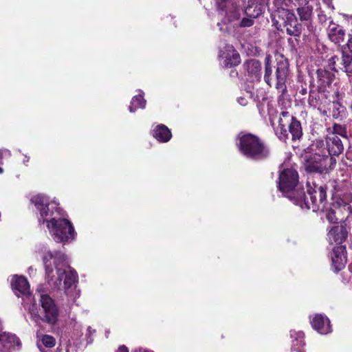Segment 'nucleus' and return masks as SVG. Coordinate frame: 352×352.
Wrapping results in <instances>:
<instances>
[{"label": "nucleus", "mask_w": 352, "mask_h": 352, "mask_svg": "<svg viewBox=\"0 0 352 352\" xmlns=\"http://www.w3.org/2000/svg\"><path fill=\"white\" fill-rule=\"evenodd\" d=\"M96 331L94 329H92L90 327H89L87 329V333H86V339H87V344H91L93 342V338H92V336L94 335V333H95Z\"/></svg>", "instance_id": "obj_34"}, {"label": "nucleus", "mask_w": 352, "mask_h": 352, "mask_svg": "<svg viewBox=\"0 0 352 352\" xmlns=\"http://www.w3.org/2000/svg\"><path fill=\"white\" fill-rule=\"evenodd\" d=\"M307 30H308V31H309L310 33H313V32H314V26H313L310 23H307Z\"/></svg>", "instance_id": "obj_43"}, {"label": "nucleus", "mask_w": 352, "mask_h": 352, "mask_svg": "<svg viewBox=\"0 0 352 352\" xmlns=\"http://www.w3.org/2000/svg\"><path fill=\"white\" fill-rule=\"evenodd\" d=\"M220 14L227 18L229 22L238 20L241 16V10L236 0H215Z\"/></svg>", "instance_id": "obj_13"}, {"label": "nucleus", "mask_w": 352, "mask_h": 352, "mask_svg": "<svg viewBox=\"0 0 352 352\" xmlns=\"http://www.w3.org/2000/svg\"><path fill=\"white\" fill-rule=\"evenodd\" d=\"M219 60L220 64L225 67L238 65L241 62L239 54L230 45H226L219 51Z\"/></svg>", "instance_id": "obj_14"}, {"label": "nucleus", "mask_w": 352, "mask_h": 352, "mask_svg": "<svg viewBox=\"0 0 352 352\" xmlns=\"http://www.w3.org/2000/svg\"><path fill=\"white\" fill-rule=\"evenodd\" d=\"M327 133L334 134L340 138H346V128L342 125L335 124L331 128L328 129Z\"/></svg>", "instance_id": "obj_29"}, {"label": "nucleus", "mask_w": 352, "mask_h": 352, "mask_svg": "<svg viewBox=\"0 0 352 352\" xmlns=\"http://www.w3.org/2000/svg\"><path fill=\"white\" fill-rule=\"evenodd\" d=\"M326 217L327 220L331 223L342 221V220L340 219L339 216L336 213L335 208L333 205H331V207L327 211Z\"/></svg>", "instance_id": "obj_32"}, {"label": "nucleus", "mask_w": 352, "mask_h": 352, "mask_svg": "<svg viewBox=\"0 0 352 352\" xmlns=\"http://www.w3.org/2000/svg\"><path fill=\"white\" fill-rule=\"evenodd\" d=\"M268 114L272 126L276 136L281 140L289 138V134L292 140H298L302 135L301 124L292 114L287 111H282L278 118L275 116V110L268 109Z\"/></svg>", "instance_id": "obj_4"}, {"label": "nucleus", "mask_w": 352, "mask_h": 352, "mask_svg": "<svg viewBox=\"0 0 352 352\" xmlns=\"http://www.w3.org/2000/svg\"><path fill=\"white\" fill-rule=\"evenodd\" d=\"M348 231L343 226H336L331 228L327 234V237L331 244H342L346 239Z\"/></svg>", "instance_id": "obj_19"}, {"label": "nucleus", "mask_w": 352, "mask_h": 352, "mask_svg": "<svg viewBox=\"0 0 352 352\" xmlns=\"http://www.w3.org/2000/svg\"><path fill=\"white\" fill-rule=\"evenodd\" d=\"M307 184L310 201L304 191L301 190L298 197L294 199V204L302 209L312 210L313 212L324 210L327 203V188L315 184L311 186L310 182H307Z\"/></svg>", "instance_id": "obj_5"}, {"label": "nucleus", "mask_w": 352, "mask_h": 352, "mask_svg": "<svg viewBox=\"0 0 352 352\" xmlns=\"http://www.w3.org/2000/svg\"><path fill=\"white\" fill-rule=\"evenodd\" d=\"M331 269L335 272L344 269L346 263V248L343 245L333 248L331 254Z\"/></svg>", "instance_id": "obj_17"}, {"label": "nucleus", "mask_w": 352, "mask_h": 352, "mask_svg": "<svg viewBox=\"0 0 352 352\" xmlns=\"http://www.w3.org/2000/svg\"><path fill=\"white\" fill-rule=\"evenodd\" d=\"M278 20H274V23L278 30L283 31L285 29L286 32L291 36H299L301 34V25L298 23L295 14L290 12H283Z\"/></svg>", "instance_id": "obj_10"}, {"label": "nucleus", "mask_w": 352, "mask_h": 352, "mask_svg": "<svg viewBox=\"0 0 352 352\" xmlns=\"http://www.w3.org/2000/svg\"><path fill=\"white\" fill-rule=\"evenodd\" d=\"M27 159H25L24 163L29 162V157L25 156Z\"/></svg>", "instance_id": "obj_47"}, {"label": "nucleus", "mask_w": 352, "mask_h": 352, "mask_svg": "<svg viewBox=\"0 0 352 352\" xmlns=\"http://www.w3.org/2000/svg\"><path fill=\"white\" fill-rule=\"evenodd\" d=\"M342 60L345 72L352 74V54H344Z\"/></svg>", "instance_id": "obj_33"}, {"label": "nucleus", "mask_w": 352, "mask_h": 352, "mask_svg": "<svg viewBox=\"0 0 352 352\" xmlns=\"http://www.w3.org/2000/svg\"><path fill=\"white\" fill-rule=\"evenodd\" d=\"M246 75L250 81H258L261 77V66L258 60L252 59L245 62L243 65Z\"/></svg>", "instance_id": "obj_20"}, {"label": "nucleus", "mask_w": 352, "mask_h": 352, "mask_svg": "<svg viewBox=\"0 0 352 352\" xmlns=\"http://www.w3.org/2000/svg\"><path fill=\"white\" fill-rule=\"evenodd\" d=\"M308 103L311 107L317 109L322 114H326L327 110L329 109V100L324 93L317 90L309 91Z\"/></svg>", "instance_id": "obj_16"}, {"label": "nucleus", "mask_w": 352, "mask_h": 352, "mask_svg": "<svg viewBox=\"0 0 352 352\" xmlns=\"http://www.w3.org/2000/svg\"><path fill=\"white\" fill-rule=\"evenodd\" d=\"M11 152L8 149H0V164H3V159L5 157H10Z\"/></svg>", "instance_id": "obj_35"}, {"label": "nucleus", "mask_w": 352, "mask_h": 352, "mask_svg": "<svg viewBox=\"0 0 352 352\" xmlns=\"http://www.w3.org/2000/svg\"><path fill=\"white\" fill-rule=\"evenodd\" d=\"M346 158L351 161H352V151L349 150L346 153Z\"/></svg>", "instance_id": "obj_44"}, {"label": "nucleus", "mask_w": 352, "mask_h": 352, "mask_svg": "<svg viewBox=\"0 0 352 352\" xmlns=\"http://www.w3.org/2000/svg\"><path fill=\"white\" fill-rule=\"evenodd\" d=\"M311 149L315 153L309 167L314 171L322 173L335 167L336 160L333 156L342 153L344 146L340 137L327 133L325 144L323 140H316L312 144Z\"/></svg>", "instance_id": "obj_3"}, {"label": "nucleus", "mask_w": 352, "mask_h": 352, "mask_svg": "<svg viewBox=\"0 0 352 352\" xmlns=\"http://www.w3.org/2000/svg\"><path fill=\"white\" fill-rule=\"evenodd\" d=\"M297 11L300 19L307 21L311 15L312 7L307 5L298 8Z\"/></svg>", "instance_id": "obj_30"}, {"label": "nucleus", "mask_w": 352, "mask_h": 352, "mask_svg": "<svg viewBox=\"0 0 352 352\" xmlns=\"http://www.w3.org/2000/svg\"><path fill=\"white\" fill-rule=\"evenodd\" d=\"M30 201L39 211L41 215V218L38 219L39 223H45L47 221L45 217L52 216L54 209L60 213V208L57 207L58 204L55 201L50 202L49 198L44 195H35L31 198Z\"/></svg>", "instance_id": "obj_11"}, {"label": "nucleus", "mask_w": 352, "mask_h": 352, "mask_svg": "<svg viewBox=\"0 0 352 352\" xmlns=\"http://www.w3.org/2000/svg\"><path fill=\"white\" fill-rule=\"evenodd\" d=\"M3 173V169L1 167H0V173Z\"/></svg>", "instance_id": "obj_48"}, {"label": "nucleus", "mask_w": 352, "mask_h": 352, "mask_svg": "<svg viewBox=\"0 0 352 352\" xmlns=\"http://www.w3.org/2000/svg\"><path fill=\"white\" fill-rule=\"evenodd\" d=\"M19 344L20 340L15 335L10 333L0 334V352H10L11 347Z\"/></svg>", "instance_id": "obj_21"}, {"label": "nucleus", "mask_w": 352, "mask_h": 352, "mask_svg": "<svg viewBox=\"0 0 352 352\" xmlns=\"http://www.w3.org/2000/svg\"><path fill=\"white\" fill-rule=\"evenodd\" d=\"M236 145L240 153L250 159L262 160L270 155L269 148L258 137L250 133H239Z\"/></svg>", "instance_id": "obj_7"}, {"label": "nucleus", "mask_w": 352, "mask_h": 352, "mask_svg": "<svg viewBox=\"0 0 352 352\" xmlns=\"http://www.w3.org/2000/svg\"><path fill=\"white\" fill-rule=\"evenodd\" d=\"M238 102L241 105L245 106L248 104V100L244 97H240L238 98Z\"/></svg>", "instance_id": "obj_38"}, {"label": "nucleus", "mask_w": 352, "mask_h": 352, "mask_svg": "<svg viewBox=\"0 0 352 352\" xmlns=\"http://www.w3.org/2000/svg\"><path fill=\"white\" fill-rule=\"evenodd\" d=\"M337 60H338L337 56H333L329 60V66L331 70L336 71L335 64Z\"/></svg>", "instance_id": "obj_36"}, {"label": "nucleus", "mask_w": 352, "mask_h": 352, "mask_svg": "<svg viewBox=\"0 0 352 352\" xmlns=\"http://www.w3.org/2000/svg\"><path fill=\"white\" fill-rule=\"evenodd\" d=\"M345 114V108L339 102H333V116L336 118L342 117Z\"/></svg>", "instance_id": "obj_31"}, {"label": "nucleus", "mask_w": 352, "mask_h": 352, "mask_svg": "<svg viewBox=\"0 0 352 352\" xmlns=\"http://www.w3.org/2000/svg\"><path fill=\"white\" fill-rule=\"evenodd\" d=\"M327 35L332 42L340 45L344 41L345 33L342 27L331 21L327 28Z\"/></svg>", "instance_id": "obj_23"}, {"label": "nucleus", "mask_w": 352, "mask_h": 352, "mask_svg": "<svg viewBox=\"0 0 352 352\" xmlns=\"http://www.w3.org/2000/svg\"><path fill=\"white\" fill-rule=\"evenodd\" d=\"M347 47L349 48V50L351 51V54H352V37H351L349 38V40L347 42Z\"/></svg>", "instance_id": "obj_42"}, {"label": "nucleus", "mask_w": 352, "mask_h": 352, "mask_svg": "<svg viewBox=\"0 0 352 352\" xmlns=\"http://www.w3.org/2000/svg\"><path fill=\"white\" fill-rule=\"evenodd\" d=\"M55 339L49 335H45L37 342V346L41 352H50V349L55 346Z\"/></svg>", "instance_id": "obj_27"}, {"label": "nucleus", "mask_w": 352, "mask_h": 352, "mask_svg": "<svg viewBox=\"0 0 352 352\" xmlns=\"http://www.w3.org/2000/svg\"><path fill=\"white\" fill-rule=\"evenodd\" d=\"M116 352H129L128 348L124 345L120 346Z\"/></svg>", "instance_id": "obj_40"}, {"label": "nucleus", "mask_w": 352, "mask_h": 352, "mask_svg": "<svg viewBox=\"0 0 352 352\" xmlns=\"http://www.w3.org/2000/svg\"><path fill=\"white\" fill-rule=\"evenodd\" d=\"M298 185V172L292 167H286L285 164H282L279 168L277 187L283 195L289 198L293 203L294 199L298 197L300 192L302 190L297 188Z\"/></svg>", "instance_id": "obj_8"}, {"label": "nucleus", "mask_w": 352, "mask_h": 352, "mask_svg": "<svg viewBox=\"0 0 352 352\" xmlns=\"http://www.w3.org/2000/svg\"><path fill=\"white\" fill-rule=\"evenodd\" d=\"M290 0H274V20L280 17V13L283 12H290L289 9Z\"/></svg>", "instance_id": "obj_25"}, {"label": "nucleus", "mask_w": 352, "mask_h": 352, "mask_svg": "<svg viewBox=\"0 0 352 352\" xmlns=\"http://www.w3.org/2000/svg\"><path fill=\"white\" fill-rule=\"evenodd\" d=\"M151 135L155 139L162 143L169 142L172 138L170 130L162 124L154 126L151 131Z\"/></svg>", "instance_id": "obj_22"}, {"label": "nucleus", "mask_w": 352, "mask_h": 352, "mask_svg": "<svg viewBox=\"0 0 352 352\" xmlns=\"http://www.w3.org/2000/svg\"><path fill=\"white\" fill-rule=\"evenodd\" d=\"M318 78L320 82L321 85L326 86L331 83L333 78V75L326 70L318 69Z\"/></svg>", "instance_id": "obj_28"}, {"label": "nucleus", "mask_w": 352, "mask_h": 352, "mask_svg": "<svg viewBox=\"0 0 352 352\" xmlns=\"http://www.w3.org/2000/svg\"><path fill=\"white\" fill-rule=\"evenodd\" d=\"M12 288L17 297H21L25 305L32 302V307H29L31 315L34 317H38L48 323H55L58 310L54 305V300L47 294H38L41 305L44 312L43 316H40L34 301L30 292V285L27 279L22 276L14 275L11 280Z\"/></svg>", "instance_id": "obj_2"}, {"label": "nucleus", "mask_w": 352, "mask_h": 352, "mask_svg": "<svg viewBox=\"0 0 352 352\" xmlns=\"http://www.w3.org/2000/svg\"><path fill=\"white\" fill-rule=\"evenodd\" d=\"M36 252L42 254V261L48 284L54 289L65 290L71 298H78L79 291L76 289L78 283L77 272L69 265L67 256L58 251L52 252L44 245H39Z\"/></svg>", "instance_id": "obj_1"}, {"label": "nucleus", "mask_w": 352, "mask_h": 352, "mask_svg": "<svg viewBox=\"0 0 352 352\" xmlns=\"http://www.w3.org/2000/svg\"><path fill=\"white\" fill-rule=\"evenodd\" d=\"M318 18L321 22H324L326 21V16L322 14H319Z\"/></svg>", "instance_id": "obj_45"}, {"label": "nucleus", "mask_w": 352, "mask_h": 352, "mask_svg": "<svg viewBox=\"0 0 352 352\" xmlns=\"http://www.w3.org/2000/svg\"><path fill=\"white\" fill-rule=\"evenodd\" d=\"M332 1L333 0H323L324 4L327 6V8L330 11H333L334 9V7L332 4Z\"/></svg>", "instance_id": "obj_37"}, {"label": "nucleus", "mask_w": 352, "mask_h": 352, "mask_svg": "<svg viewBox=\"0 0 352 352\" xmlns=\"http://www.w3.org/2000/svg\"><path fill=\"white\" fill-rule=\"evenodd\" d=\"M146 100L144 98V93L140 91V94L133 96L131 99L129 110L131 113L135 112L138 109H144L146 107Z\"/></svg>", "instance_id": "obj_26"}, {"label": "nucleus", "mask_w": 352, "mask_h": 352, "mask_svg": "<svg viewBox=\"0 0 352 352\" xmlns=\"http://www.w3.org/2000/svg\"><path fill=\"white\" fill-rule=\"evenodd\" d=\"M289 73V63L287 59L280 56L276 64L275 78L272 67V56L267 55L265 58L264 80L270 87H275L282 94L287 91L286 80Z\"/></svg>", "instance_id": "obj_6"}, {"label": "nucleus", "mask_w": 352, "mask_h": 352, "mask_svg": "<svg viewBox=\"0 0 352 352\" xmlns=\"http://www.w3.org/2000/svg\"><path fill=\"white\" fill-rule=\"evenodd\" d=\"M268 0H248L245 13L250 18H243L240 23L241 27H250L253 25V19L259 16L264 12Z\"/></svg>", "instance_id": "obj_12"}, {"label": "nucleus", "mask_w": 352, "mask_h": 352, "mask_svg": "<svg viewBox=\"0 0 352 352\" xmlns=\"http://www.w3.org/2000/svg\"><path fill=\"white\" fill-rule=\"evenodd\" d=\"M132 352H153L145 348L140 347L134 349Z\"/></svg>", "instance_id": "obj_39"}, {"label": "nucleus", "mask_w": 352, "mask_h": 352, "mask_svg": "<svg viewBox=\"0 0 352 352\" xmlns=\"http://www.w3.org/2000/svg\"><path fill=\"white\" fill-rule=\"evenodd\" d=\"M312 328L322 335H327L332 331L329 319L323 314H316L310 316Z\"/></svg>", "instance_id": "obj_18"}, {"label": "nucleus", "mask_w": 352, "mask_h": 352, "mask_svg": "<svg viewBox=\"0 0 352 352\" xmlns=\"http://www.w3.org/2000/svg\"><path fill=\"white\" fill-rule=\"evenodd\" d=\"M28 270H29L30 272H32V271H33V269H32V267H30V268L28 269Z\"/></svg>", "instance_id": "obj_49"}, {"label": "nucleus", "mask_w": 352, "mask_h": 352, "mask_svg": "<svg viewBox=\"0 0 352 352\" xmlns=\"http://www.w3.org/2000/svg\"><path fill=\"white\" fill-rule=\"evenodd\" d=\"M45 222L50 234L56 241L66 242L74 238V228L67 219L52 218L50 221L47 220Z\"/></svg>", "instance_id": "obj_9"}, {"label": "nucleus", "mask_w": 352, "mask_h": 352, "mask_svg": "<svg viewBox=\"0 0 352 352\" xmlns=\"http://www.w3.org/2000/svg\"><path fill=\"white\" fill-rule=\"evenodd\" d=\"M336 213L343 221L347 220L352 216V197L346 196L344 198L338 197L332 203Z\"/></svg>", "instance_id": "obj_15"}, {"label": "nucleus", "mask_w": 352, "mask_h": 352, "mask_svg": "<svg viewBox=\"0 0 352 352\" xmlns=\"http://www.w3.org/2000/svg\"><path fill=\"white\" fill-rule=\"evenodd\" d=\"M298 93L302 96L307 94V88L302 87L300 89H298Z\"/></svg>", "instance_id": "obj_41"}, {"label": "nucleus", "mask_w": 352, "mask_h": 352, "mask_svg": "<svg viewBox=\"0 0 352 352\" xmlns=\"http://www.w3.org/2000/svg\"><path fill=\"white\" fill-rule=\"evenodd\" d=\"M290 338L292 340L291 349L293 351L304 352L305 334L301 331H290Z\"/></svg>", "instance_id": "obj_24"}, {"label": "nucleus", "mask_w": 352, "mask_h": 352, "mask_svg": "<svg viewBox=\"0 0 352 352\" xmlns=\"http://www.w3.org/2000/svg\"><path fill=\"white\" fill-rule=\"evenodd\" d=\"M27 159H25L24 163L29 162V157L25 156Z\"/></svg>", "instance_id": "obj_46"}]
</instances>
